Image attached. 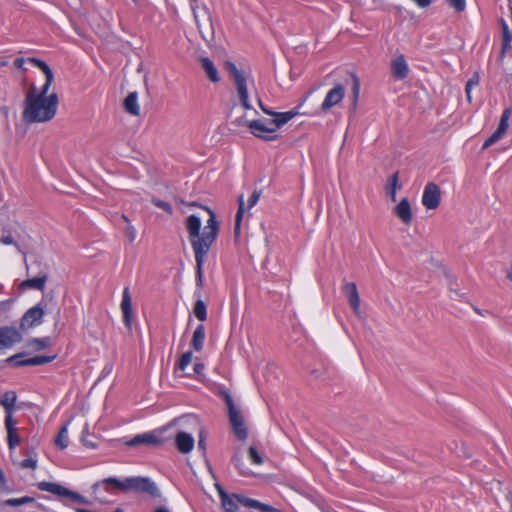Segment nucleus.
Masks as SVG:
<instances>
[{
    "mask_svg": "<svg viewBox=\"0 0 512 512\" xmlns=\"http://www.w3.org/2000/svg\"><path fill=\"white\" fill-rule=\"evenodd\" d=\"M448 4L457 12H462L466 8V0H446Z\"/></svg>",
    "mask_w": 512,
    "mask_h": 512,
    "instance_id": "nucleus-43",
    "label": "nucleus"
},
{
    "mask_svg": "<svg viewBox=\"0 0 512 512\" xmlns=\"http://www.w3.org/2000/svg\"><path fill=\"white\" fill-rule=\"evenodd\" d=\"M168 427H163L157 430H153L151 432H146L142 434H138L133 438L126 440L124 442L125 445L129 447H136L140 445L146 446H159L165 442L164 433Z\"/></svg>",
    "mask_w": 512,
    "mask_h": 512,
    "instance_id": "nucleus-5",
    "label": "nucleus"
},
{
    "mask_svg": "<svg viewBox=\"0 0 512 512\" xmlns=\"http://www.w3.org/2000/svg\"><path fill=\"white\" fill-rule=\"evenodd\" d=\"M124 108L127 113L133 116H138L140 114L137 92H131L127 95L124 100Z\"/></svg>",
    "mask_w": 512,
    "mask_h": 512,
    "instance_id": "nucleus-22",
    "label": "nucleus"
},
{
    "mask_svg": "<svg viewBox=\"0 0 512 512\" xmlns=\"http://www.w3.org/2000/svg\"><path fill=\"white\" fill-rule=\"evenodd\" d=\"M6 303L5 302H0V308L5 305Z\"/></svg>",
    "mask_w": 512,
    "mask_h": 512,
    "instance_id": "nucleus-60",
    "label": "nucleus"
},
{
    "mask_svg": "<svg viewBox=\"0 0 512 512\" xmlns=\"http://www.w3.org/2000/svg\"><path fill=\"white\" fill-rule=\"evenodd\" d=\"M225 67L234 82L237 96L240 100L241 105L246 110L252 109V105L250 103L248 94L247 76L243 71L239 70L237 66L231 61H227L225 63Z\"/></svg>",
    "mask_w": 512,
    "mask_h": 512,
    "instance_id": "nucleus-4",
    "label": "nucleus"
},
{
    "mask_svg": "<svg viewBox=\"0 0 512 512\" xmlns=\"http://www.w3.org/2000/svg\"><path fill=\"white\" fill-rule=\"evenodd\" d=\"M195 440L193 436L187 432L179 431L175 435V445L180 453L187 454L194 448Z\"/></svg>",
    "mask_w": 512,
    "mask_h": 512,
    "instance_id": "nucleus-18",
    "label": "nucleus"
},
{
    "mask_svg": "<svg viewBox=\"0 0 512 512\" xmlns=\"http://www.w3.org/2000/svg\"><path fill=\"white\" fill-rule=\"evenodd\" d=\"M5 426H6L7 432L16 431L15 422L13 421L12 414L6 415Z\"/></svg>",
    "mask_w": 512,
    "mask_h": 512,
    "instance_id": "nucleus-45",
    "label": "nucleus"
},
{
    "mask_svg": "<svg viewBox=\"0 0 512 512\" xmlns=\"http://www.w3.org/2000/svg\"><path fill=\"white\" fill-rule=\"evenodd\" d=\"M2 478H3V473H2V471L0 470V479H2Z\"/></svg>",
    "mask_w": 512,
    "mask_h": 512,
    "instance_id": "nucleus-61",
    "label": "nucleus"
},
{
    "mask_svg": "<svg viewBox=\"0 0 512 512\" xmlns=\"http://www.w3.org/2000/svg\"><path fill=\"white\" fill-rule=\"evenodd\" d=\"M511 113H512V111L510 108L505 109L501 115L500 123L497 127V130L501 131L504 134L507 131L508 126H509V118L511 116Z\"/></svg>",
    "mask_w": 512,
    "mask_h": 512,
    "instance_id": "nucleus-33",
    "label": "nucleus"
},
{
    "mask_svg": "<svg viewBox=\"0 0 512 512\" xmlns=\"http://www.w3.org/2000/svg\"><path fill=\"white\" fill-rule=\"evenodd\" d=\"M190 7H191V10L193 12V17H194V20L196 22L197 27H198V29H201V25H200V21H199V15L197 13V8H198L197 0H190Z\"/></svg>",
    "mask_w": 512,
    "mask_h": 512,
    "instance_id": "nucleus-44",
    "label": "nucleus"
},
{
    "mask_svg": "<svg viewBox=\"0 0 512 512\" xmlns=\"http://www.w3.org/2000/svg\"><path fill=\"white\" fill-rule=\"evenodd\" d=\"M209 218L203 231L200 233L202 226L201 218L196 215H190L186 219V228L189 233V239L195 254L196 261V285L199 289L203 287V265L206 256L216 240L219 231V225L214 212L207 208Z\"/></svg>",
    "mask_w": 512,
    "mask_h": 512,
    "instance_id": "nucleus-2",
    "label": "nucleus"
},
{
    "mask_svg": "<svg viewBox=\"0 0 512 512\" xmlns=\"http://www.w3.org/2000/svg\"><path fill=\"white\" fill-rule=\"evenodd\" d=\"M28 61L42 70L45 75V83L40 89L35 84L30 85L25 95L22 117L27 123L48 122L56 115L59 104L56 93L48 94L54 74L46 62L33 57Z\"/></svg>",
    "mask_w": 512,
    "mask_h": 512,
    "instance_id": "nucleus-1",
    "label": "nucleus"
},
{
    "mask_svg": "<svg viewBox=\"0 0 512 512\" xmlns=\"http://www.w3.org/2000/svg\"><path fill=\"white\" fill-rule=\"evenodd\" d=\"M344 95H345V88L342 84H337L335 85L332 89H330L322 104H321V109L323 111H327L329 109H331L332 107L336 106L337 104H339L342 99L344 98Z\"/></svg>",
    "mask_w": 512,
    "mask_h": 512,
    "instance_id": "nucleus-15",
    "label": "nucleus"
},
{
    "mask_svg": "<svg viewBox=\"0 0 512 512\" xmlns=\"http://www.w3.org/2000/svg\"><path fill=\"white\" fill-rule=\"evenodd\" d=\"M30 58L27 59V62H29ZM26 63V60L24 58H16L14 60V66L17 68V69H20V70H25L24 68V65Z\"/></svg>",
    "mask_w": 512,
    "mask_h": 512,
    "instance_id": "nucleus-50",
    "label": "nucleus"
},
{
    "mask_svg": "<svg viewBox=\"0 0 512 512\" xmlns=\"http://www.w3.org/2000/svg\"><path fill=\"white\" fill-rule=\"evenodd\" d=\"M32 502H34V498L29 497V496H24V497H20V498L6 499L1 503V506L16 507V506L25 505V504L32 503Z\"/></svg>",
    "mask_w": 512,
    "mask_h": 512,
    "instance_id": "nucleus-31",
    "label": "nucleus"
},
{
    "mask_svg": "<svg viewBox=\"0 0 512 512\" xmlns=\"http://www.w3.org/2000/svg\"><path fill=\"white\" fill-rule=\"evenodd\" d=\"M194 295L197 297L194 306V315L200 321H205L207 319V307L205 302L201 299V293L199 291H195Z\"/></svg>",
    "mask_w": 512,
    "mask_h": 512,
    "instance_id": "nucleus-24",
    "label": "nucleus"
},
{
    "mask_svg": "<svg viewBox=\"0 0 512 512\" xmlns=\"http://www.w3.org/2000/svg\"><path fill=\"white\" fill-rule=\"evenodd\" d=\"M215 488L220 497L221 506L225 512H237L240 505L247 508L258 509L260 511H272V506L268 504H264L258 500L248 498L241 494L227 493L218 483L215 484Z\"/></svg>",
    "mask_w": 512,
    "mask_h": 512,
    "instance_id": "nucleus-3",
    "label": "nucleus"
},
{
    "mask_svg": "<svg viewBox=\"0 0 512 512\" xmlns=\"http://www.w3.org/2000/svg\"><path fill=\"white\" fill-rule=\"evenodd\" d=\"M510 41L511 36L509 34L508 25L503 22V45H502V53L504 54L508 49H510Z\"/></svg>",
    "mask_w": 512,
    "mask_h": 512,
    "instance_id": "nucleus-38",
    "label": "nucleus"
},
{
    "mask_svg": "<svg viewBox=\"0 0 512 512\" xmlns=\"http://www.w3.org/2000/svg\"><path fill=\"white\" fill-rule=\"evenodd\" d=\"M229 413V420L231 425H237L238 423H244L243 417L239 410L234 405L232 399L228 396L226 399Z\"/></svg>",
    "mask_w": 512,
    "mask_h": 512,
    "instance_id": "nucleus-28",
    "label": "nucleus"
},
{
    "mask_svg": "<svg viewBox=\"0 0 512 512\" xmlns=\"http://www.w3.org/2000/svg\"><path fill=\"white\" fill-rule=\"evenodd\" d=\"M202 9L205 12V14H209V9L205 4L202 5Z\"/></svg>",
    "mask_w": 512,
    "mask_h": 512,
    "instance_id": "nucleus-56",
    "label": "nucleus"
},
{
    "mask_svg": "<svg viewBox=\"0 0 512 512\" xmlns=\"http://www.w3.org/2000/svg\"><path fill=\"white\" fill-rule=\"evenodd\" d=\"M396 216L405 224L410 225L412 222L411 206L407 198H403L394 208Z\"/></svg>",
    "mask_w": 512,
    "mask_h": 512,
    "instance_id": "nucleus-20",
    "label": "nucleus"
},
{
    "mask_svg": "<svg viewBox=\"0 0 512 512\" xmlns=\"http://www.w3.org/2000/svg\"><path fill=\"white\" fill-rule=\"evenodd\" d=\"M441 193L439 187L434 183H428L423 191L422 204L427 209H436L440 204Z\"/></svg>",
    "mask_w": 512,
    "mask_h": 512,
    "instance_id": "nucleus-12",
    "label": "nucleus"
},
{
    "mask_svg": "<svg viewBox=\"0 0 512 512\" xmlns=\"http://www.w3.org/2000/svg\"><path fill=\"white\" fill-rule=\"evenodd\" d=\"M114 512H123L122 509H116Z\"/></svg>",
    "mask_w": 512,
    "mask_h": 512,
    "instance_id": "nucleus-59",
    "label": "nucleus"
},
{
    "mask_svg": "<svg viewBox=\"0 0 512 512\" xmlns=\"http://www.w3.org/2000/svg\"><path fill=\"white\" fill-rule=\"evenodd\" d=\"M233 461H234L235 466L237 467V469H239L243 475H248V471L241 470V465H242L241 457H238L237 455H235L234 458H233Z\"/></svg>",
    "mask_w": 512,
    "mask_h": 512,
    "instance_id": "nucleus-51",
    "label": "nucleus"
},
{
    "mask_svg": "<svg viewBox=\"0 0 512 512\" xmlns=\"http://www.w3.org/2000/svg\"><path fill=\"white\" fill-rule=\"evenodd\" d=\"M248 457L251 461V463L255 465H261L263 463L262 456L257 451V449L253 446H250L248 449Z\"/></svg>",
    "mask_w": 512,
    "mask_h": 512,
    "instance_id": "nucleus-36",
    "label": "nucleus"
},
{
    "mask_svg": "<svg viewBox=\"0 0 512 512\" xmlns=\"http://www.w3.org/2000/svg\"><path fill=\"white\" fill-rule=\"evenodd\" d=\"M503 135L504 133L496 129L484 142L483 149H486L493 145L494 143H496L497 141H499L503 137Z\"/></svg>",
    "mask_w": 512,
    "mask_h": 512,
    "instance_id": "nucleus-37",
    "label": "nucleus"
},
{
    "mask_svg": "<svg viewBox=\"0 0 512 512\" xmlns=\"http://www.w3.org/2000/svg\"><path fill=\"white\" fill-rule=\"evenodd\" d=\"M134 2H136L137 0H133Z\"/></svg>",
    "mask_w": 512,
    "mask_h": 512,
    "instance_id": "nucleus-62",
    "label": "nucleus"
},
{
    "mask_svg": "<svg viewBox=\"0 0 512 512\" xmlns=\"http://www.w3.org/2000/svg\"><path fill=\"white\" fill-rule=\"evenodd\" d=\"M247 126L254 136L263 140L272 141L278 137L271 120H252L248 122Z\"/></svg>",
    "mask_w": 512,
    "mask_h": 512,
    "instance_id": "nucleus-8",
    "label": "nucleus"
},
{
    "mask_svg": "<svg viewBox=\"0 0 512 512\" xmlns=\"http://www.w3.org/2000/svg\"><path fill=\"white\" fill-rule=\"evenodd\" d=\"M8 436V446L12 450L20 443V438L17 435L16 431L7 432Z\"/></svg>",
    "mask_w": 512,
    "mask_h": 512,
    "instance_id": "nucleus-41",
    "label": "nucleus"
},
{
    "mask_svg": "<svg viewBox=\"0 0 512 512\" xmlns=\"http://www.w3.org/2000/svg\"><path fill=\"white\" fill-rule=\"evenodd\" d=\"M0 243H2L3 245L15 244L14 240H13V237H12V235L10 233L2 234V236L0 237Z\"/></svg>",
    "mask_w": 512,
    "mask_h": 512,
    "instance_id": "nucleus-48",
    "label": "nucleus"
},
{
    "mask_svg": "<svg viewBox=\"0 0 512 512\" xmlns=\"http://www.w3.org/2000/svg\"><path fill=\"white\" fill-rule=\"evenodd\" d=\"M37 487L41 491L49 492L59 497H67L78 503L90 504V501L79 493L71 491L58 483L42 481L37 484Z\"/></svg>",
    "mask_w": 512,
    "mask_h": 512,
    "instance_id": "nucleus-6",
    "label": "nucleus"
},
{
    "mask_svg": "<svg viewBox=\"0 0 512 512\" xmlns=\"http://www.w3.org/2000/svg\"><path fill=\"white\" fill-rule=\"evenodd\" d=\"M258 103L264 113L274 116V119L271 120V124L276 129V131L299 114L297 108L286 112H272L262 105L260 99L258 100Z\"/></svg>",
    "mask_w": 512,
    "mask_h": 512,
    "instance_id": "nucleus-13",
    "label": "nucleus"
},
{
    "mask_svg": "<svg viewBox=\"0 0 512 512\" xmlns=\"http://www.w3.org/2000/svg\"><path fill=\"white\" fill-rule=\"evenodd\" d=\"M101 486H111L113 490L128 492V477L124 479H119L116 477L105 478L92 485L93 492L96 493Z\"/></svg>",
    "mask_w": 512,
    "mask_h": 512,
    "instance_id": "nucleus-17",
    "label": "nucleus"
},
{
    "mask_svg": "<svg viewBox=\"0 0 512 512\" xmlns=\"http://www.w3.org/2000/svg\"><path fill=\"white\" fill-rule=\"evenodd\" d=\"M260 195H261L260 191H257V190L253 191L252 195L250 196V198L248 200L249 209L254 207L257 204V202L259 201Z\"/></svg>",
    "mask_w": 512,
    "mask_h": 512,
    "instance_id": "nucleus-47",
    "label": "nucleus"
},
{
    "mask_svg": "<svg viewBox=\"0 0 512 512\" xmlns=\"http://www.w3.org/2000/svg\"><path fill=\"white\" fill-rule=\"evenodd\" d=\"M122 219L127 223V226L125 228V235L129 238V240L132 242L137 237V230L136 228L131 224L130 220L125 216L122 215Z\"/></svg>",
    "mask_w": 512,
    "mask_h": 512,
    "instance_id": "nucleus-34",
    "label": "nucleus"
},
{
    "mask_svg": "<svg viewBox=\"0 0 512 512\" xmlns=\"http://www.w3.org/2000/svg\"><path fill=\"white\" fill-rule=\"evenodd\" d=\"M269 512H281V511L272 507V511H269Z\"/></svg>",
    "mask_w": 512,
    "mask_h": 512,
    "instance_id": "nucleus-58",
    "label": "nucleus"
},
{
    "mask_svg": "<svg viewBox=\"0 0 512 512\" xmlns=\"http://www.w3.org/2000/svg\"><path fill=\"white\" fill-rule=\"evenodd\" d=\"M232 427L235 435L240 440H245L247 438L248 433L244 423H238L237 425H232Z\"/></svg>",
    "mask_w": 512,
    "mask_h": 512,
    "instance_id": "nucleus-39",
    "label": "nucleus"
},
{
    "mask_svg": "<svg viewBox=\"0 0 512 512\" xmlns=\"http://www.w3.org/2000/svg\"><path fill=\"white\" fill-rule=\"evenodd\" d=\"M55 443L61 449H65L68 447L69 440H68V425L67 424L64 425L58 432Z\"/></svg>",
    "mask_w": 512,
    "mask_h": 512,
    "instance_id": "nucleus-30",
    "label": "nucleus"
},
{
    "mask_svg": "<svg viewBox=\"0 0 512 512\" xmlns=\"http://www.w3.org/2000/svg\"><path fill=\"white\" fill-rule=\"evenodd\" d=\"M192 361V352L191 351H188V352H185L180 360H179V363H178V368L181 370V371H184L188 366L189 364L191 363Z\"/></svg>",
    "mask_w": 512,
    "mask_h": 512,
    "instance_id": "nucleus-40",
    "label": "nucleus"
},
{
    "mask_svg": "<svg viewBox=\"0 0 512 512\" xmlns=\"http://www.w3.org/2000/svg\"><path fill=\"white\" fill-rule=\"evenodd\" d=\"M401 188V185L399 184V174L398 172L394 173L392 176L389 177L385 191L386 195L390 197V199L395 202L396 201V193Z\"/></svg>",
    "mask_w": 512,
    "mask_h": 512,
    "instance_id": "nucleus-23",
    "label": "nucleus"
},
{
    "mask_svg": "<svg viewBox=\"0 0 512 512\" xmlns=\"http://www.w3.org/2000/svg\"><path fill=\"white\" fill-rule=\"evenodd\" d=\"M121 311L123 315V322L125 327L131 331L132 330V321H133V309H132V298L129 291V287H125L122 293L121 300Z\"/></svg>",
    "mask_w": 512,
    "mask_h": 512,
    "instance_id": "nucleus-14",
    "label": "nucleus"
},
{
    "mask_svg": "<svg viewBox=\"0 0 512 512\" xmlns=\"http://www.w3.org/2000/svg\"><path fill=\"white\" fill-rule=\"evenodd\" d=\"M47 281V275L27 279L21 283L22 288H32L43 291Z\"/></svg>",
    "mask_w": 512,
    "mask_h": 512,
    "instance_id": "nucleus-26",
    "label": "nucleus"
},
{
    "mask_svg": "<svg viewBox=\"0 0 512 512\" xmlns=\"http://www.w3.org/2000/svg\"><path fill=\"white\" fill-rule=\"evenodd\" d=\"M155 512H169V510L164 507H159L155 510Z\"/></svg>",
    "mask_w": 512,
    "mask_h": 512,
    "instance_id": "nucleus-55",
    "label": "nucleus"
},
{
    "mask_svg": "<svg viewBox=\"0 0 512 512\" xmlns=\"http://www.w3.org/2000/svg\"><path fill=\"white\" fill-rule=\"evenodd\" d=\"M22 468H30V469H36L37 468V460L34 458H27L22 461L21 463Z\"/></svg>",
    "mask_w": 512,
    "mask_h": 512,
    "instance_id": "nucleus-46",
    "label": "nucleus"
},
{
    "mask_svg": "<svg viewBox=\"0 0 512 512\" xmlns=\"http://www.w3.org/2000/svg\"><path fill=\"white\" fill-rule=\"evenodd\" d=\"M353 93H354V97L357 98L358 97V94H359V90H360V82H359V79L353 75Z\"/></svg>",
    "mask_w": 512,
    "mask_h": 512,
    "instance_id": "nucleus-49",
    "label": "nucleus"
},
{
    "mask_svg": "<svg viewBox=\"0 0 512 512\" xmlns=\"http://www.w3.org/2000/svg\"><path fill=\"white\" fill-rule=\"evenodd\" d=\"M146 493L151 497H160L161 493L149 477L133 476L128 477V492Z\"/></svg>",
    "mask_w": 512,
    "mask_h": 512,
    "instance_id": "nucleus-7",
    "label": "nucleus"
},
{
    "mask_svg": "<svg viewBox=\"0 0 512 512\" xmlns=\"http://www.w3.org/2000/svg\"><path fill=\"white\" fill-rule=\"evenodd\" d=\"M204 370V365L202 363H196L194 365V371L196 374H201Z\"/></svg>",
    "mask_w": 512,
    "mask_h": 512,
    "instance_id": "nucleus-53",
    "label": "nucleus"
},
{
    "mask_svg": "<svg viewBox=\"0 0 512 512\" xmlns=\"http://www.w3.org/2000/svg\"><path fill=\"white\" fill-rule=\"evenodd\" d=\"M238 202H239V207H238V211L236 213V217H235V233L238 234L239 231H240V225H241V220L243 218V215H244V200H243V195H240L239 198H238Z\"/></svg>",
    "mask_w": 512,
    "mask_h": 512,
    "instance_id": "nucleus-32",
    "label": "nucleus"
},
{
    "mask_svg": "<svg viewBox=\"0 0 512 512\" xmlns=\"http://www.w3.org/2000/svg\"><path fill=\"white\" fill-rule=\"evenodd\" d=\"M392 76L397 80H402L407 77L409 73V66L403 55L397 56L391 62Z\"/></svg>",
    "mask_w": 512,
    "mask_h": 512,
    "instance_id": "nucleus-19",
    "label": "nucleus"
},
{
    "mask_svg": "<svg viewBox=\"0 0 512 512\" xmlns=\"http://www.w3.org/2000/svg\"><path fill=\"white\" fill-rule=\"evenodd\" d=\"M152 203H153L156 207H158V208H160V209H162V210L166 211V212H167V213H169V214H171V213H172V211H173L172 206H171L169 203H167V202H165V201H162V200H160V199L153 198V199H152Z\"/></svg>",
    "mask_w": 512,
    "mask_h": 512,
    "instance_id": "nucleus-42",
    "label": "nucleus"
},
{
    "mask_svg": "<svg viewBox=\"0 0 512 512\" xmlns=\"http://www.w3.org/2000/svg\"><path fill=\"white\" fill-rule=\"evenodd\" d=\"M342 291L348 298L349 304L353 309V312L359 316L360 315V297L358 294V290L356 284L354 282H346L342 286Z\"/></svg>",
    "mask_w": 512,
    "mask_h": 512,
    "instance_id": "nucleus-16",
    "label": "nucleus"
},
{
    "mask_svg": "<svg viewBox=\"0 0 512 512\" xmlns=\"http://www.w3.org/2000/svg\"><path fill=\"white\" fill-rule=\"evenodd\" d=\"M198 446H199V448L205 450V440H204V437L202 435L200 436V439H199V442H198Z\"/></svg>",
    "mask_w": 512,
    "mask_h": 512,
    "instance_id": "nucleus-54",
    "label": "nucleus"
},
{
    "mask_svg": "<svg viewBox=\"0 0 512 512\" xmlns=\"http://www.w3.org/2000/svg\"><path fill=\"white\" fill-rule=\"evenodd\" d=\"M7 64H8V62H7V61H0V67H1V66H6Z\"/></svg>",
    "mask_w": 512,
    "mask_h": 512,
    "instance_id": "nucleus-57",
    "label": "nucleus"
},
{
    "mask_svg": "<svg viewBox=\"0 0 512 512\" xmlns=\"http://www.w3.org/2000/svg\"><path fill=\"white\" fill-rule=\"evenodd\" d=\"M419 7L426 8L430 5V0H413Z\"/></svg>",
    "mask_w": 512,
    "mask_h": 512,
    "instance_id": "nucleus-52",
    "label": "nucleus"
},
{
    "mask_svg": "<svg viewBox=\"0 0 512 512\" xmlns=\"http://www.w3.org/2000/svg\"><path fill=\"white\" fill-rule=\"evenodd\" d=\"M25 353H18L6 359L8 364L16 367L20 366H36L49 363L54 360L55 356H36L31 358H24Z\"/></svg>",
    "mask_w": 512,
    "mask_h": 512,
    "instance_id": "nucleus-10",
    "label": "nucleus"
},
{
    "mask_svg": "<svg viewBox=\"0 0 512 512\" xmlns=\"http://www.w3.org/2000/svg\"><path fill=\"white\" fill-rule=\"evenodd\" d=\"M16 400L17 395L14 391L5 392L3 398L0 400V405L4 407L6 414H12Z\"/></svg>",
    "mask_w": 512,
    "mask_h": 512,
    "instance_id": "nucleus-27",
    "label": "nucleus"
},
{
    "mask_svg": "<svg viewBox=\"0 0 512 512\" xmlns=\"http://www.w3.org/2000/svg\"><path fill=\"white\" fill-rule=\"evenodd\" d=\"M205 341V328L202 324L198 325L193 333L191 345L196 351H201Z\"/></svg>",
    "mask_w": 512,
    "mask_h": 512,
    "instance_id": "nucleus-25",
    "label": "nucleus"
},
{
    "mask_svg": "<svg viewBox=\"0 0 512 512\" xmlns=\"http://www.w3.org/2000/svg\"><path fill=\"white\" fill-rule=\"evenodd\" d=\"M21 340L22 334L15 327H0V350L10 349Z\"/></svg>",
    "mask_w": 512,
    "mask_h": 512,
    "instance_id": "nucleus-11",
    "label": "nucleus"
},
{
    "mask_svg": "<svg viewBox=\"0 0 512 512\" xmlns=\"http://www.w3.org/2000/svg\"><path fill=\"white\" fill-rule=\"evenodd\" d=\"M51 344V340L49 337H43V338H32L28 340L27 346L35 351H41L47 347H49Z\"/></svg>",
    "mask_w": 512,
    "mask_h": 512,
    "instance_id": "nucleus-29",
    "label": "nucleus"
},
{
    "mask_svg": "<svg viewBox=\"0 0 512 512\" xmlns=\"http://www.w3.org/2000/svg\"><path fill=\"white\" fill-rule=\"evenodd\" d=\"M480 78L478 74L473 75L468 82L466 83L465 92L468 101H471V91L472 89L479 84Z\"/></svg>",
    "mask_w": 512,
    "mask_h": 512,
    "instance_id": "nucleus-35",
    "label": "nucleus"
},
{
    "mask_svg": "<svg viewBox=\"0 0 512 512\" xmlns=\"http://www.w3.org/2000/svg\"><path fill=\"white\" fill-rule=\"evenodd\" d=\"M44 316L43 301L28 309L21 318L20 327L29 329L42 324Z\"/></svg>",
    "mask_w": 512,
    "mask_h": 512,
    "instance_id": "nucleus-9",
    "label": "nucleus"
},
{
    "mask_svg": "<svg viewBox=\"0 0 512 512\" xmlns=\"http://www.w3.org/2000/svg\"><path fill=\"white\" fill-rule=\"evenodd\" d=\"M199 61L208 79L213 83L219 82L220 76L213 61L208 57H201Z\"/></svg>",
    "mask_w": 512,
    "mask_h": 512,
    "instance_id": "nucleus-21",
    "label": "nucleus"
}]
</instances>
